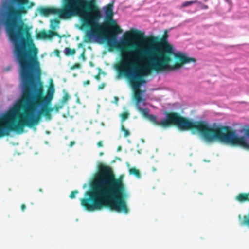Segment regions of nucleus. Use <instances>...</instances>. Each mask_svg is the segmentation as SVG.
<instances>
[{
	"label": "nucleus",
	"mask_w": 249,
	"mask_h": 249,
	"mask_svg": "<svg viewBox=\"0 0 249 249\" xmlns=\"http://www.w3.org/2000/svg\"><path fill=\"white\" fill-rule=\"evenodd\" d=\"M27 36V32L21 29L11 35L15 45L14 58L19 66L22 92L21 100L0 117V138L9 136L11 132L23 133L25 126L31 128L37 125L42 116L50 120L54 111L50 106L54 88L50 85L44 94L38 49L26 39Z\"/></svg>",
	"instance_id": "1"
},
{
	"label": "nucleus",
	"mask_w": 249,
	"mask_h": 249,
	"mask_svg": "<svg viewBox=\"0 0 249 249\" xmlns=\"http://www.w3.org/2000/svg\"><path fill=\"white\" fill-rule=\"evenodd\" d=\"M113 2L104 8L105 16V31L103 38L107 42L109 50L114 49L122 51L134 49L126 53L131 54L135 60L142 62L146 57L149 61L146 65L151 67L154 71L159 73L179 69L185 64L195 63L196 59L178 52L174 53L173 46L168 42V31L165 30L161 38L150 36L144 37V33L138 30H131L124 35V38L117 41V36L122 29L113 19Z\"/></svg>",
	"instance_id": "2"
},
{
	"label": "nucleus",
	"mask_w": 249,
	"mask_h": 249,
	"mask_svg": "<svg viewBox=\"0 0 249 249\" xmlns=\"http://www.w3.org/2000/svg\"><path fill=\"white\" fill-rule=\"evenodd\" d=\"M98 169L99 173L91 185V191L86 192L89 197L82 198L81 205L89 211L106 207L128 214L129 209L125 200L127 193L122 177L117 178L109 166L101 164Z\"/></svg>",
	"instance_id": "3"
},
{
	"label": "nucleus",
	"mask_w": 249,
	"mask_h": 249,
	"mask_svg": "<svg viewBox=\"0 0 249 249\" xmlns=\"http://www.w3.org/2000/svg\"><path fill=\"white\" fill-rule=\"evenodd\" d=\"M136 108L144 117L148 119L156 125L162 128L176 126L182 131L190 130L193 133H199L206 141L212 142V126L205 121H194L183 117L177 112H166L165 118L161 121H159L156 116L149 114L148 108H142L140 106H137Z\"/></svg>",
	"instance_id": "4"
},
{
	"label": "nucleus",
	"mask_w": 249,
	"mask_h": 249,
	"mask_svg": "<svg viewBox=\"0 0 249 249\" xmlns=\"http://www.w3.org/2000/svg\"><path fill=\"white\" fill-rule=\"evenodd\" d=\"M140 62L133 58L131 54L121 53V61L116 67L119 74L126 77L129 80L134 90V98L136 107L140 106L141 102L144 101L142 97V90L140 89L141 86L146 83L144 76L154 71L151 67L146 64L140 65Z\"/></svg>",
	"instance_id": "5"
},
{
	"label": "nucleus",
	"mask_w": 249,
	"mask_h": 249,
	"mask_svg": "<svg viewBox=\"0 0 249 249\" xmlns=\"http://www.w3.org/2000/svg\"><path fill=\"white\" fill-rule=\"evenodd\" d=\"M212 141L218 140L232 146H239L249 150V143L244 137H238L235 131L227 126L213 124L212 126ZM246 134L249 136V128L246 130Z\"/></svg>",
	"instance_id": "6"
},
{
	"label": "nucleus",
	"mask_w": 249,
	"mask_h": 249,
	"mask_svg": "<svg viewBox=\"0 0 249 249\" xmlns=\"http://www.w3.org/2000/svg\"><path fill=\"white\" fill-rule=\"evenodd\" d=\"M54 36H59V35L57 32L51 30L48 32L42 30L37 33L36 35L37 39H51Z\"/></svg>",
	"instance_id": "7"
},
{
	"label": "nucleus",
	"mask_w": 249,
	"mask_h": 249,
	"mask_svg": "<svg viewBox=\"0 0 249 249\" xmlns=\"http://www.w3.org/2000/svg\"><path fill=\"white\" fill-rule=\"evenodd\" d=\"M236 200L240 202H249V192L239 194L236 196Z\"/></svg>",
	"instance_id": "8"
},
{
	"label": "nucleus",
	"mask_w": 249,
	"mask_h": 249,
	"mask_svg": "<svg viewBox=\"0 0 249 249\" xmlns=\"http://www.w3.org/2000/svg\"><path fill=\"white\" fill-rule=\"evenodd\" d=\"M196 3L201 4V2L200 1H198L197 0L185 1L181 4V5L180 6V8H182L188 7V6H189L192 5L193 4H196Z\"/></svg>",
	"instance_id": "9"
},
{
	"label": "nucleus",
	"mask_w": 249,
	"mask_h": 249,
	"mask_svg": "<svg viewBox=\"0 0 249 249\" xmlns=\"http://www.w3.org/2000/svg\"><path fill=\"white\" fill-rule=\"evenodd\" d=\"M129 174L131 175H133L136 176L137 178L141 177V173L139 170L136 169L135 167L130 168L129 170Z\"/></svg>",
	"instance_id": "10"
},
{
	"label": "nucleus",
	"mask_w": 249,
	"mask_h": 249,
	"mask_svg": "<svg viewBox=\"0 0 249 249\" xmlns=\"http://www.w3.org/2000/svg\"><path fill=\"white\" fill-rule=\"evenodd\" d=\"M64 52L65 55L67 56L73 55L76 53V51L74 49H71L69 47L65 48Z\"/></svg>",
	"instance_id": "11"
},
{
	"label": "nucleus",
	"mask_w": 249,
	"mask_h": 249,
	"mask_svg": "<svg viewBox=\"0 0 249 249\" xmlns=\"http://www.w3.org/2000/svg\"><path fill=\"white\" fill-rule=\"evenodd\" d=\"M70 99V96L67 92L65 93L62 99L59 101L63 105L65 106V104Z\"/></svg>",
	"instance_id": "12"
},
{
	"label": "nucleus",
	"mask_w": 249,
	"mask_h": 249,
	"mask_svg": "<svg viewBox=\"0 0 249 249\" xmlns=\"http://www.w3.org/2000/svg\"><path fill=\"white\" fill-rule=\"evenodd\" d=\"M121 131L124 132V137H127L130 135V131L126 129L124 126L122 124L121 126Z\"/></svg>",
	"instance_id": "13"
},
{
	"label": "nucleus",
	"mask_w": 249,
	"mask_h": 249,
	"mask_svg": "<svg viewBox=\"0 0 249 249\" xmlns=\"http://www.w3.org/2000/svg\"><path fill=\"white\" fill-rule=\"evenodd\" d=\"M64 106L63 104H61L60 102H58L57 104H56L54 107V111L56 113L59 112V110L64 107Z\"/></svg>",
	"instance_id": "14"
},
{
	"label": "nucleus",
	"mask_w": 249,
	"mask_h": 249,
	"mask_svg": "<svg viewBox=\"0 0 249 249\" xmlns=\"http://www.w3.org/2000/svg\"><path fill=\"white\" fill-rule=\"evenodd\" d=\"M129 113L127 111L124 112H123L121 115L120 116L121 117V122L122 123L125 121V120H126L128 117L129 116Z\"/></svg>",
	"instance_id": "15"
},
{
	"label": "nucleus",
	"mask_w": 249,
	"mask_h": 249,
	"mask_svg": "<svg viewBox=\"0 0 249 249\" xmlns=\"http://www.w3.org/2000/svg\"><path fill=\"white\" fill-rule=\"evenodd\" d=\"M77 193L78 191L77 190H74L71 192L69 196L71 199H74L75 198V196Z\"/></svg>",
	"instance_id": "16"
},
{
	"label": "nucleus",
	"mask_w": 249,
	"mask_h": 249,
	"mask_svg": "<svg viewBox=\"0 0 249 249\" xmlns=\"http://www.w3.org/2000/svg\"><path fill=\"white\" fill-rule=\"evenodd\" d=\"M52 24L55 26H58V25L60 24V21L58 19H54L52 21Z\"/></svg>",
	"instance_id": "17"
},
{
	"label": "nucleus",
	"mask_w": 249,
	"mask_h": 249,
	"mask_svg": "<svg viewBox=\"0 0 249 249\" xmlns=\"http://www.w3.org/2000/svg\"><path fill=\"white\" fill-rule=\"evenodd\" d=\"M200 6V8L201 9H207L208 8V6L207 5H205L203 4H198Z\"/></svg>",
	"instance_id": "18"
},
{
	"label": "nucleus",
	"mask_w": 249,
	"mask_h": 249,
	"mask_svg": "<svg viewBox=\"0 0 249 249\" xmlns=\"http://www.w3.org/2000/svg\"><path fill=\"white\" fill-rule=\"evenodd\" d=\"M80 64H79V63H75L74 64L73 66L72 67V69H78V68H80Z\"/></svg>",
	"instance_id": "19"
},
{
	"label": "nucleus",
	"mask_w": 249,
	"mask_h": 249,
	"mask_svg": "<svg viewBox=\"0 0 249 249\" xmlns=\"http://www.w3.org/2000/svg\"><path fill=\"white\" fill-rule=\"evenodd\" d=\"M90 84V81L89 80H87L83 82V85L84 86H86Z\"/></svg>",
	"instance_id": "20"
},
{
	"label": "nucleus",
	"mask_w": 249,
	"mask_h": 249,
	"mask_svg": "<svg viewBox=\"0 0 249 249\" xmlns=\"http://www.w3.org/2000/svg\"><path fill=\"white\" fill-rule=\"evenodd\" d=\"M105 85L106 84L105 83H102L101 84H100V85H99L98 87V90H101V89H102L104 88V87H105Z\"/></svg>",
	"instance_id": "21"
},
{
	"label": "nucleus",
	"mask_w": 249,
	"mask_h": 249,
	"mask_svg": "<svg viewBox=\"0 0 249 249\" xmlns=\"http://www.w3.org/2000/svg\"><path fill=\"white\" fill-rule=\"evenodd\" d=\"M94 78L98 81H100L101 79L100 74L98 73L97 75L94 76Z\"/></svg>",
	"instance_id": "22"
},
{
	"label": "nucleus",
	"mask_w": 249,
	"mask_h": 249,
	"mask_svg": "<svg viewBox=\"0 0 249 249\" xmlns=\"http://www.w3.org/2000/svg\"><path fill=\"white\" fill-rule=\"evenodd\" d=\"M26 209V206L24 204H22L21 205V210L22 211H24Z\"/></svg>",
	"instance_id": "23"
},
{
	"label": "nucleus",
	"mask_w": 249,
	"mask_h": 249,
	"mask_svg": "<svg viewBox=\"0 0 249 249\" xmlns=\"http://www.w3.org/2000/svg\"><path fill=\"white\" fill-rule=\"evenodd\" d=\"M97 146L99 147H102L103 146V143H102V141H99L98 142H97Z\"/></svg>",
	"instance_id": "24"
},
{
	"label": "nucleus",
	"mask_w": 249,
	"mask_h": 249,
	"mask_svg": "<svg viewBox=\"0 0 249 249\" xmlns=\"http://www.w3.org/2000/svg\"><path fill=\"white\" fill-rule=\"evenodd\" d=\"M55 52H56L57 54L58 55V54L59 53V51L58 50H56Z\"/></svg>",
	"instance_id": "25"
},
{
	"label": "nucleus",
	"mask_w": 249,
	"mask_h": 249,
	"mask_svg": "<svg viewBox=\"0 0 249 249\" xmlns=\"http://www.w3.org/2000/svg\"><path fill=\"white\" fill-rule=\"evenodd\" d=\"M81 57H84V53H83L81 54Z\"/></svg>",
	"instance_id": "26"
},
{
	"label": "nucleus",
	"mask_w": 249,
	"mask_h": 249,
	"mask_svg": "<svg viewBox=\"0 0 249 249\" xmlns=\"http://www.w3.org/2000/svg\"><path fill=\"white\" fill-rule=\"evenodd\" d=\"M118 97H115V101H118Z\"/></svg>",
	"instance_id": "27"
},
{
	"label": "nucleus",
	"mask_w": 249,
	"mask_h": 249,
	"mask_svg": "<svg viewBox=\"0 0 249 249\" xmlns=\"http://www.w3.org/2000/svg\"><path fill=\"white\" fill-rule=\"evenodd\" d=\"M103 154V152H101V153H100V155H102Z\"/></svg>",
	"instance_id": "28"
},
{
	"label": "nucleus",
	"mask_w": 249,
	"mask_h": 249,
	"mask_svg": "<svg viewBox=\"0 0 249 249\" xmlns=\"http://www.w3.org/2000/svg\"><path fill=\"white\" fill-rule=\"evenodd\" d=\"M52 29H54L55 27H52Z\"/></svg>",
	"instance_id": "29"
},
{
	"label": "nucleus",
	"mask_w": 249,
	"mask_h": 249,
	"mask_svg": "<svg viewBox=\"0 0 249 249\" xmlns=\"http://www.w3.org/2000/svg\"><path fill=\"white\" fill-rule=\"evenodd\" d=\"M73 143H74V142H71V144H73Z\"/></svg>",
	"instance_id": "30"
},
{
	"label": "nucleus",
	"mask_w": 249,
	"mask_h": 249,
	"mask_svg": "<svg viewBox=\"0 0 249 249\" xmlns=\"http://www.w3.org/2000/svg\"><path fill=\"white\" fill-rule=\"evenodd\" d=\"M73 143H74V142H71V144H73Z\"/></svg>",
	"instance_id": "31"
},
{
	"label": "nucleus",
	"mask_w": 249,
	"mask_h": 249,
	"mask_svg": "<svg viewBox=\"0 0 249 249\" xmlns=\"http://www.w3.org/2000/svg\"><path fill=\"white\" fill-rule=\"evenodd\" d=\"M205 0V1H207V0Z\"/></svg>",
	"instance_id": "32"
}]
</instances>
